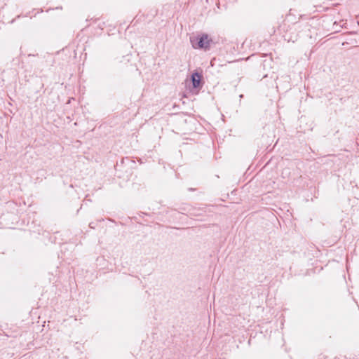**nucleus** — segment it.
<instances>
[{"label":"nucleus","instance_id":"3","mask_svg":"<svg viewBox=\"0 0 359 359\" xmlns=\"http://www.w3.org/2000/svg\"><path fill=\"white\" fill-rule=\"evenodd\" d=\"M198 39H199L198 36H192L190 38V41H191V43L193 47H194V45H195L194 43L197 44V41H198Z\"/></svg>","mask_w":359,"mask_h":359},{"label":"nucleus","instance_id":"2","mask_svg":"<svg viewBox=\"0 0 359 359\" xmlns=\"http://www.w3.org/2000/svg\"><path fill=\"white\" fill-rule=\"evenodd\" d=\"M201 80V75L198 72H194L191 75V81L193 87L196 88L199 87Z\"/></svg>","mask_w":359,"mask_h":359},{"label":"nucleus","instance_id":"1","mask_svg":"<svg viewBox=\"0 0 359 359\" xmlns=\"http://www.w3.org/2000/svg\"><path fill=\"white\" fill-rule=\"evenodd\" d=\"M194 48H207L209 46L208 36L203 34L199 37L197 44L194 43Z\"/></svg>","mask_w":359,"mask_h":359}]
</instances>
